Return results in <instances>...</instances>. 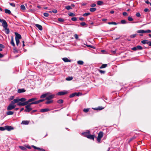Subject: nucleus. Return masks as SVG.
Listing matches in <instances>:
<instances>
[{
  "mask_svg": "<svg viewBox=\"0 0 151 151\" xmlns=\"http://www.w3.org/2000/svg\"><path fill=\"white\" fill-rule=\"evenodd\" d=\"M79 19L81 21H83L84 20V18L83 17H80Z\"/></svg>",
  "mask_w": 151,
  "mask_h": 151,
  "instance_id": "obj_61",
  "label": "nucleus"
},
{
  "mask_svg": "<svg viewBox=\"0 0 151 151\" xmlns=\"http://www.w3.org/2000/svg\"><path fill=\"white\" fill-rule=\"evenodd\" d=\"M104 133L102 132H100L98 134L97 138V140L98 143L100 142L101 138L103 137Z\"/></svg>",
  "mask_w": 151,
  "mask_h": 151,
  "instance_id": "obj_4",
  "label": "nucleus"
},
{
  "mask_svg": "<svg viewBox=\"0 0 151 151\" xmlns=\"http://www.w3.org/2000/svg\"><path fill=\"white\" fill-rule=\"evenodd\" d=\"M29 122V121H23L21 123L22 124H24V125H27L28 124Z\"/></svg>",
  "mask_w": 151,
  "mask_h": 151,
  "instance_id": "obj_19",
  "label": "nucleus"
},
{
  "mask_svg": "<svg viewBox=\"0 0 151 151\" xmlns=\"http://www.w3.org/2000/svg\"><path fill=\"white\" fill-rule=\"evenodd\" d=\"M5 29V31L6 34H8L9 33V29L7 28V27L6 28H4Z\"/></svg>",
  "mask_w": 151,
  "mask_h": 151,
  "instance_id": "obj_28",
  "label": "nucleus"
},
{
  "mask_svg": "<svg viewBox=\"0 0 151 151\" xmlns=\"http://www.w3.org/2000/svg\"><path fill=\"white\" fill-rule=\"evenodd\" d=\"M136 137L135 136H133L131 138H130L129 139V142H130L131 141H132V140L135 139L136 138Z\"/></svg>",
  "mask_w": 151,
  "mask_h": 151,
  "instance_id": "obj_39",
  "label": "nucleus"
},
{
  "mask_svg": "<svg viewBox=\"0 0 151 151\" xmlns=\"http://www.w3.org/2000/svg\"><path fill=\"white\" fill-rule=\"evenodd\" d=\"M90 14V13H87L84 14L83 15L84 16H87L89 15Z\"/></svg>",
  "mask_w": 151,
  "mask_h": 151,
  "instance_id": "obj_48",
  "label": "nucleus"
},
{
  "mask_svg": "<svg viewBox=\"0 0 151 151\" xmlns=\"http://www.w3.org/2000/svg\"><path fill=\"white\" fill-rule=\"evenodd\" d=\"M74 36L75 37V38L76 39H78V35L76 34H75L74 35Z\"/></svg>",
  "mask_w": 151,
  "mask_h": 151,
  "instance_id": "obj_59",
  "label": "nucleus"
},
{
  "mask_svg": "<svg viewBox=\"0 0 151 151\" xmlns=\"http://www.w3.org/2000/svg\"><path fill=\"white\" fill-rule=\"evenodd\" d=\"M5 130H6L8 131H10L11 130H13L14 129V128L11 126H5Z\"/></svg>",
  "mask_w": 151,
  "mask_h": 151,
  "instance_id": "obj_9",
  "label": "nucleus"
},
{
  "mask_svg": "<svg viewBox=\"0 0 151 151\" xmlns=\"http://www.w3.org/2000/svg\"><path fill=\"white\" fill-rule=\"evenodd\" d=\"M65 62H70L71 60H69L67 58H63L62 59Z\"/></svg>",
  "mask_w": 151,
  "mask_h": 151,
  "instance_id": "obj_20",
  "label": "nucleus"
},
{
  "mask_svg": "<svg viewBox=\"0 0 151 151\" xmlns=\"http://www.w3.org/2000/svg\"><path fill=\"white\" fill-rule=\"evenodd\" d=\"M151 32V30L150 29H148L147 30H139L137 31V32L138 33H141V34H139V35L140 36H142L143 35L142 34V33H150Z\"/></svg>",
  "mask_w": 151,
  "mask_h": 151,
  "instance_id": "obj_2",
  "label": "nucleus"
},
{
  "mask_svg": "<svg viewBox=\"0 0 151 151\" xmlns=\"http://www.w3.org/2000/svg\"><path fill=\"white\" fill-rule=\"evenodd\" d=\"M50 93H47L43 94L42 95L40 96V98H44L46 97L49 94H50Z\"/></svg>",
  "mask_w": 151,
  "mask_h": 151,
  "instance_id": "obj_17",
  "label": "nucleus"
},
{
  "mask_svg": "<svg viewBox=\"0 0 151 151\" xmlns=\"http://www.w3.org/2000/svg\"><path fill=\"white\" fill-rule=\"evenodd\" d=\"M22 10H25V7L23 5H21L20 6Z\"/></svg>",
  "mask_w": 151,
  "mask_h": 151,
  "instance_id": "obj_37",
  "label": "nucleus"
},
{
  "mask_svg": "<svg viewBox=\"0 0 151 151\" xmlns=\"http://www.w3.org/2000/svg\"><path fill=\"white\" fill-rule=\"evenodd\" d=\"M0 47L1 48H4V46L3 45L0 44Z\"/></svg>",
  "mask_w": 151,
  "mask_h": 151,
  "instance_id": "obj_62",
  "label": "nucleus"
},
{
  "mask_svg": "<svg viewBox=\"0 0 151 151\" xmlns=\"http://www.w3.org/2000/svg\"><path fill=\"white\" fill-rule=\"evenodd\" d=\"M19 147L20 149H21V150H27V149L26 148L23 146H19Z\"/></svg>",
  "mask_w": 151,
  "mask_h": 151,
  "instance_id": "obj_31",
  "label": "nucleus"
},
{
  "mask_svg": "<svg viewBox=\"0 0 151 151\" xmlns=\"http://www.w3.org/2000/svg\"><path fill=\"white\" fill-rule=\"evenodd\" d=\"M15 40H16V45H17L18 46L19 43V40H18V39H15Z\"/></svg>",
  "mask_w": 151,
  "mask_h": 151,
  "instance_id": "obj_47",
  "label": "nucleus"
},
{
  "mask_svg": "<svg viewBox=\"0 0 151 151\" xmlns=\"http://www.w3.org/2000/svg\"><path fill=\"white\" fill-rule=\"evenodd\" d=\"M65 8L68 10L72 9V7L70 6H65Z\"/></svg>",
  "mask_w": 151,
  "mask_h": 151,
  "instance_id": "obj_34",
  "label": "nucleus"
},
{
  "mask_svg": "<svg viewBox=\"0 0 151 151\" xmlns=\"http://www.w3.org/2000/svg\"><path fill=\"white\" fill-rule=\"evenodd\" d=\"M5 130V127H0V131H4Z\"/></svg>",
  "mask_w": 151,
  "mask_h": 151,
  "instance_id": "obj_49",
  "label": "nucleus"
},
{
  "mask_svg": "<svg viewBox=\"0 0 151 151\" xmlns=\"http://www.w3.org/2000/svg\"><path fill=\"white\" fill-rule=\"evenodd\" d=\"M89 110V109L87 108V109H83V111L85 113H87L88 112Z\"/></svg>",
  "mask_w": 151,
  "mask_h": 151,
  "instance_id": "obj_41",
  "label": "nucleus"
},
{
  "mask_svg": "<svg viewBox=\"0 0 151 151\" xmlns=\"http://www.w3.org/2000/svg\"><path fill=\"white\" fill-rule=\"evenodd\" d=\"M90 134V132H86L82 133V134L85 137H86L87 138V137H88V135Z\"/></svg>",
  "mask_w": 151,
  "mask_h": 151,
  "instance_id": "obj_21",
  "label": "nucleus"
},
{
  "mask_svg": "<svg viewBox=\"0 0 151 151\" xmlns=\"http://www.w3.org/2000/svg\"><path fill=\"white\" fill-rule=\"evenodd\" d=\"M28 104V103L27 101H25L24 102H20L19 101V102H18V103L17 104V105L18 106H24L25 105H26Z\"/></svg>",
  "mask_w": 151,
  "mask_h": 151,
  "instance_id": "obj_8",
  "label": "nucleus"
},
{
  "mask_svg": "<svg viewBox=\"0 0 151 151\" xmlns=\"http://www.w3.org/2000/svg\"><path fill=\"white\" fill-rule=\"evenodd\" d=\"M103 3V2L101 1H97V4L99 5H101Z\"/></svg>",
  "mask_w": 151,
  "mask_h": 151,
  "instance_id": "obj_43",
  "label": "nucleus"
},
{
  "mask_svg": "<svg viewBox=\"0 0 151 151\" xmlns=\"http://www.w3.org/2000/svg\"><path fill=\"white\" fill-rule=\"evenodd\" d=\"M14 113V112L11 111H9L6 112V114L7 115H12Z\"/></svg>",
  "mask_w": 151,
  "mask_h": 151,
  "instance_id": "obj_24",
  "label": "nucleus"
},
{
  "mask_svg": "<svg viewBox=\"0 0 151 151\" xmlns=\"http://www.w3.org/2000/svg\"><path fill=\"white\" fill-rule=\"evenodd\" d=\"M14 99L13 101H12L11 103L9 105L7 108V110H10L13 109L15 108L16 105L14 104L16 103L14 101Z\"/></svg>",
  "mask_w": 151,
  "mask_h": 151,
  "instance_id": "obj_1",
  "label": "nucleus"
},
{
  "mask_svg": "<svg viewBox=\"0 0 151 151\" xmlns=\"http://www.w3.org/2000/svg\"><path fill=\"white\" fill-rule=\"evenodd\" d=\"M108 24H114L116 25L117 23L114 22H109L108 23Z\"/></svg>",
  "mask_w": 151,
  "mask_h": 151,
  "instance_id": "obj_40",
  "label": "nucleus"
},
{
  "mask_svg": "<svg viewBox=\"0 0 151 151\" xmlns=\"http://www.w3.org/2000/svg\"><path fill=\"white\" fill-rule=\"evenodd\" d=\"M34 104H31V103H30L29 104L25 106V109L24 110V111L26 112H28L31 111L32 110V108L31 107V105Z\"/></svg>",
  "mask_w": 151,
  "mask_h": 151,
  "instance_id": "obj_3",
  "label": "nucleus"
},
{
  "mask_svg": "<svg viewBox=\"0 0 151 151\" xmlns=\"http://www.w3.org/2000/svg\"><path fill=\"white\" fill-rule=\"evenodd\" d=\"M148 42H149L147 40H143L141 41V42L142 43L144 44H148Z\"/></svg>",
  "mask_w": 151,
  "mask_h": 151,
  "instance_id": "obj_27",
  "label": "nucleus"
},
{
  "mask_svg": "<svg viewBox=\"0 0 151 151\" xmlns=\"http://www.w3.org/2000/svg\"><path fill=\"white\" fill-rule=\"evenodd\" d=\"M50 109H49L45 108L44 109H42L40 110V111L41 112H46L48 111H50Z\"/></svg>",
  "mask_w": 151,
  "mask_h": 151,
  "instance_id": "obj_14",
  "label": "nucleus"
},
{
  "mask_svg": "<svg viewBox=\"0 0 151 151\" xmlns=\"http://www.w3.org/2000/svg\"><path fill=\"white\" fill-rule=\"evenodd\" d=\"M107 66V65L106 64H102L101 66L100 67V68L102 69L103 68H104L106 67Z\"/></svg>",
  "mask_w": 151,
  "mask_h": 151,
  "instance_id": "obj_30",
  "label": "nucleus"
},
{
  "mask_svg": "<svg viewBox=\"0 0 151 151\" xmlns=\"http://www.w3.org/2000/svg\"><path fill=\"white\" fill-rule=\"evenodd\" d=\"M99 71L102 74H104L105 73V71L101 70H99Z\"/></svg>",
  "mask_w": 151,
  "mask_h": 151,
  "instance_id": "obj_54",
  "label": "nucleus"
},
{
  "mask_svg": "<svg viewBox=\"0 0 151 151\" xmlns=\"http://www.w3.org/2000/svg\"><path fill=\"white\" fill-rule=\"evenodd\" d=\"M136 16L137 17H140L141 16V15L139 12H137L136 14Z\"/></svg>",
  "mask_w": 151,
  "mask_h": 151,
  "instance_id": "obj_52",
  "label": "nucleus"
},
{
  "mask_svg": "<svg viewBox=\"0 0 151 151\" xmlns=\"http://www.w3.org/2000/svg\"><path fill=\"white\" fill-rule=\"evenodd\" d=\"M63 102V101L62 99H60L57 101V103L58 104H62Z\"/></svg>",
  "mask_w": 151,
  "mask_h": 151,
  "instance_id": "obj_38",
  "label": "nucleus"
},
{
  "mask_svg": "<svg viewBox=\"0 0 151 151\" xmlns=\"http://www.w3.org/2000/svg\"><path fill=\"white\" fill-rule=\"evenodd\" d=\"M128 19L129 21H132L133 20L132 18L131 17H128Z\"/></svg>",
  "mask_w": 151,
  "mask_h": 151,
  "instance_id": "obj_45",
  "label": "nucleus"
},
{
  "mask_svg": "<svg viewBox=\"0 0 151 151\" xmlns=\"http://www.w3.org/2000/svg\"><path fill=\"white\" fill-rule=\"evenodd\" d=\"M15 35L16 36H15V39H17L18 40H19L20 39H21L22 38L21 35L20 34H18V33H17V32H15Z\"/></svg>",
  "mask_w": 151,
  "mask_h": 151,
  "instance_id": "obj_11",
  "label": "nucleus"
},
{
  "mask_svg": "<svg viewBox=\"0 0 151 151\" xmlns=\"http://www.w3.org/2000/svg\"><path fill=\"white\" fill-rule=\"evenodd\" d=\"M6 14H10L11 13V12L9 10L6 9L4 10Z\"/></svg>",
  "mask_w": 151,
  "mask_h": 151,
  "instance_id": "obj_25",
  "label": "nucleus"
},
{
  "mask_svg": "<svg viewBox=\"0 0 151 151\" xmlns=\"http://www.w3.org/2000/svg\"><path fill=\"white\" fill-rule=\"evenodd\" d=\"M44 100V99H41L37 101L32 102L31 103V104H37L40 102H42Z\"/></svg>",
  "mask_w": 151,
  "mask_h": 151,
  "instance_id": "obj_12",
  "label": "nucleus"
},
{
  "mask_svg": "<svg viewBox=\"0 0 151 151\" xmlns=\"http://www.w3.org/2000/svg\"><path fill=\"white\" fill-rule=\"evenodd\" d=\"M136 48L137 50H141L143 49V47L140 45L137 46Z\"/></svg>",
  "mask_w": 151,
  "mask_h": 151,
  "instance_id": "obj_26",
  "label": "nucleus"
},
{
  "mask_svg": "<svg viewBox=\"0 0 151 151\" xmlns=\"http://www.w3.org/2000/svg\"><path fill=\"white\" fill-rule=\"evenodd\" d=\"M10 5L13 7H15V4L14 3H10Z\"/></svg>",
  "mask_w": 151,
  "mask_h": 151,
  "instance_id": "obj_51",
  "label": "nucleus"
},
{
  "mask_svg": "<svg viewBox=\"0 0 151 151\" xmlns=\"http://www.w3.org/2000/svg\"><path fill=\"white\" fill-rule=\"evenodd\" d=\"M53 100H49V101H48L45 103L46 104H50L52 103L53 102Z\"/></svg>",
  "mask_w": 151,
  "mask_h": 151,
  "instance_id": "obj_33",
  "label": "nucleus"
},
{
  "mask_svg": "<svg viewBox=\"0 0 151 151\" xmlns=\"http://www.w3.org/2000/svg\"><path fill=\"white\" fill-rule=\"evenodd\" d=\"M37 99V98H33L29 99L27 102L28 103V104L29 102L34 101Z\"/></svg>",
  "mask_w": 151,
  "mask_h": 151,
  "instance_id": "obj_16",
  "label": "nucleus"
},
{
  "mask_svg": "<svg viewBox=\"0 0 151 151\" xmlns=\"http://www.w3.org/2000/svg\"><path fill=\"white\" fill-rule=\"evenodd\" d=\"M25 91V90L24 89H19L18 90V93H21L24 92Z\"/></svg>",
  "mask_w": 151,
  "mask_h": 151,
  "instance_id": "obj_22",
  "label": "nucleus"
},
{
  "mask_svg": "<svg viewBox=\"0 0 151 151\" xmlns=\"http://www.w3.org/2000/svg\"><path fill=\"white\" fill-rule=\"evenodd\" d=\"M104 109V107H103L102 106H99L97 108H95L94 109L95 110H101L103 109Z\"/></svg>",
  "mask_w": 151,
  "mask_h": 151,
  "instance_id": "obj_32",
  "label": "nucleus"
},
{
  "mask_svg": "<svg viewBox=\"0 0 151 151\" xmlns=\"http://www.w3.org/2000/svg\"><path fill=\"white\" fill-rule=\"evenodd\" d=\"M71 20L73 21H76L77 20V19L76 17H73L71 18Z\"/></svg>",
  "mask_w": 151,
  "mask_h": 151,
  "instance_id": "obj_53",
  "label": "nucleus"
},
{
  "mask_svg": "<svg viewBox=\"0 0 151 151\" xmlns=\"http://www.w3.org/2000/svg\"><path fill=\"white\" fill-rule=\"evenodd\" d=\"M73 78L72 77H69L66 78V80L67 81H70Z\"/></svg>",
  "mask_w": 151,
  "mask_h": 151,
  "instance_id": "obj_36",
  "label": "nucleus"
},
{
  "mask_svg": "<svg viewBox=\"0 0 151 151\" xmlns=\"http://www.w3.org/2000/svg\"><path fill=\"white\" fill-rule=\"evenodd\" d=\"M132 50H134V51H136V50H137V48H136V47H133L132 48Z\"/></svg>",
  "mask_w": 151,
  "mask_h": 151,
  "instance_id": "obj_56",
  "label": "nucleus"
},
{
  "mask_svg": "<svg viewBox=\"0 0 151 151\" xmlns=\"http://www.w3.org/2000/svg\"><path fill=\"white\" fill-rule=\"evenodd\" d=\"M52 12L55 14L57 12V10L54 9L52 11Z\"/></svg>",
  "mask_w": 151,
  "mask_h": 151,
  "instance_id": "obj_57",
  "label": "nucleus"
},
{
  "mask_svg": "<svg viewBox=\"0 0 151 151\" xmlns=\"http://www.w3.org/2000/svg\"><path fill=\"white\" fill-rule=\"evenodd\" d=\"M96 6V4H95L94 3H93V4H92L91 5V6L92 7H94L95 6Z\"/></svg>",
  "mask_w": 151,
  "mask_h": 151,
  "instance_id": "obj_60",
  "label": "nucleus"
},
{
  "mask_svg": "<svg viewBox=\"0 0 151 151\" xmlns=\"http://www.w3.org/2000/svg\"><path fill=\"white\" fill-rule=\"evenodd\" d=\"M14 102H16V103H17L18 102H19V101H21V102H25L26 100V99L25 98H22L21 99H14Z\"/></svg>",
  "mask_w": 151,
  "mask_h": 151,
  "instance_id": "obj_5",
  "label": "nucleus"
},
{
  "mask_svg": "<svg viewBox=\"0 0 151 151\" xmlns=\"http://www.w3.org/2000/svg\"><path fill=\"white\" fill-rule=\"evenodd\" d=\"M123 15L124 16H126L128 15L127 13L126 12H124L123 13Z\"/></svg>",
  "mask_w": 151,
  "mask_h": 151,
  "instance_id": "obj_58",
  "label": "nucleus"
},
{
  "mask_svg": "<svg viewBox=\"0 0 151 151\" xmlns=\"http://www.w3.org/2000/svg\"><path fill=\"white\" fill-rule=\"evenodd\" d=\"M121 22L122 24H125L127 23L126 21L125 20H122L121 21Z\"/></svg>",
  "mask_w": 151,
  "mask_h": 151,
  "instance_id": "obj_46",
  "label": "nucleus"
},
{
  "mask_svg": "<svg viewBox=\"0 0 151 151\" xmlns=\"http://www.w3.org/2000/svg\"><path fill=\"white\" fill-rule=\"evenodd\" d=\"M43 15L45 17H48L49 15V14L47 13H44Z\"/></svg>",
  "mask_w": 151,
  "mask_h": 151,
  "instance_id": "obj_50",
  "label": "nucleus"
},
{
  "mask_svg": "<svg viewBox=\"0 0 151 151\" xmlns=\"http://www.w3.org/2000/svg\"><path fill=\"white\" fill-rule=\"evenodd\" d=\"M94 135L89 134L87 138L91 139L94 140Z\"/></svg>",
  "mask_w": 151,
  "mask_h": 151,
  "instance_id": "obj_18",
  "label": "nucleus"
},
{
  "mask_svg": "<svg viewBox=\"0 0 151 151\" xmlns=\"http://www.w3.org/2000/svg\"><path fill=\"white\" fill-rule=\"evenodd\" d=\"M68 15L70 16H75V14L71 12H69L68 13Z\"/></svg>",
  "mask_w": 151,
  "mask_h": 151,
  "instance_id": "obj_44",
  "label": "nucleus"
},
{
  "mask_svg": "<svg viewBox=\"0 0 151 151\" xmlns=\"http://www.w3.org/2000/svg\"><path fill=\"white\" fill-rule=\"evenodd\" d=\"M1 22L2 23V25L4 28L7 27L8 24L5 20L3 19V21Z\"/></svg>",
  "mask_w": 151,
  "mask_h": 151,
  "instance_id": "obj_6",
  "label": "nucleus"
},
{
  "mask_svg": "<svg viewBox=\"0 0 151 151\" xmlns=\"http://www.w3.org/2000/svg\"><path fill=\"white\" fill-rule=\"evenodd\" d=\"M137 35L136 34H134L133 35H131L130 36V37L131 38H134Z\"/></svg>",
  "mask_w": 151,
  "mask_h": 151,
  "instance_id": "obj_42",
  "label": "nucleus"
},
{
  "mask_svg": "<svg viewBox=\"0 0 151 151\" xmlns=\"http://www.w3.org/2000/svg\"><path fill=\"white\" fill-rule=\"evenodd\" d=\"M80 24L82 26H84L86 25V23L85 22H82Z\"/></svg>",
  "mask_w": 151,
  "mask_h": 151,
  "instance_id": "obj_55",
  "label": "nucleus"
},
{
  "mask_svg": "<svg viewBox=\"0 0 151 151\" xmlns=\"http://www.w3.org/2000/svg\"><path fill=\"white\" fill-rule=\"evenodd\" d=\"M77 63L79 65H83L84 63L83 61L81 60H79L77 61Z\"/></svg>",
  "mask_w": 151,
  "mask_h": 151,
  "instance_id": "obj_35",
  "label": "nucleus"
},
{
  "mask_svg": "<svg viewBox=\"0 0 151 151\" xmlns=\"http://www.w3.org/2000/svg\"><path fill=\"white\" fill-rule=\"evenodd\" d=\"M68 93V92L67 91H61V92H58L57 93V95H59V96L63 95H64L65 94H67Z\"/></svg>",
  "mask_w": 151,
  "mask_h": 151,
  "instance_id": "obj_10",
  "label": "nucleus"
},
{
  "mask_svg": "<svg viewBox=\"0 0 151 151\" xmlns=\"http://www.w3.org/2000/svg\"><path fill=\"white\" fill-rule=\"evenodd\" d=\"M11 43L14 47L15 46V45L14 42V38L13 36H12L11 37Z\"/></svg>",
  "mask_w": 151,
  "mask_h": 151,
  "instance_id": "obj_23",
  "label": "nucleus"
},
{
  "mask_svg": "<svg viewBox=\"0 0 151 151\" xmlns=\"http://www.w3.org/2000/svg\"><path fill=\"white\" fill-rule=\"evenodd\" d=\"M149 11V10L147 8H146L144 9V11L145 12H147Z\"/></svg>",
  "mask_w": 151,
  "mask_h": 151,
  "instance_id": "obj_63",
  "label": "nucleus"
},
{
  "mask_svg": "<svg viewBox=\"0 0 151 151\" xmlns=\"http://www.w3.org/2000/svg\"><path fill=\"white\" fill-rule=\"evenodd\" d=\"M96 8H91L90 9V12H93L96 11Z\"/></svg>",
  "mask_w": 151,
  "mask_h": 151,
  "instance_id": "obj_29",
  "label": "nucleus"
},
{
  "mask_svg": "<svg viewBox=\"0 0 151 151\" xmlns=\"http://www.w3.org/2000/svg\"><path fill=\"white\" fill-rule=\"evenodd\" d=\"M79 93H72L71 94L70 96V98H72L74 96H79Z\"/></svg>",
  "mask_w": 151,
  "mask_h": 151,
  "instance_id": "obj_13",
  "label": "nucleus"
},
{
  "mask_svg": "<svg viewBox=\"0 0 151 151\" xmlns=\"http://www.w3.org/2000/svg\"><path fill=\"white\" fill-rule=\"evenodd\" d=\"M49 94L47 96L46 98V100H50L54 98L55 96V95L54 94L49 95Z\"/></svg>",
  "mask_w": 151,
  "mask_h": 151,
  "instance_id": "obj_7",
  "label": "nucleus"
},
{
  "mask_svg": "<svg viewBox=\"0 0 151 151\" xmlns=\"http://www.w3.org/2000/svg\"><path fill=\"white\" fill-rule=\"evenodd\" d=\"M148 44L149 46H151V41L149 42L148 43Z\"/></svg>",
  "mask_w": 151,
  "mask_h": 151,
  "instance_id": "obj_64",
  "label": "nucleus"
},
{
  "mask_svg": "<svg viewBox=\"0 0 151 151\" xmlns=\"http://www.w3.org/2000/svg\"><path fill=\"white\" fill-rule=\"evenodd\" d=\"M35 25L40 30H42V27L41 25L38 24H35Z\"/></svg>",
  "mask_w": 151,
  "mask_h": 151,
  "instance_id": "obj_15",
  "label": "nucleus"
}]
</instances>
